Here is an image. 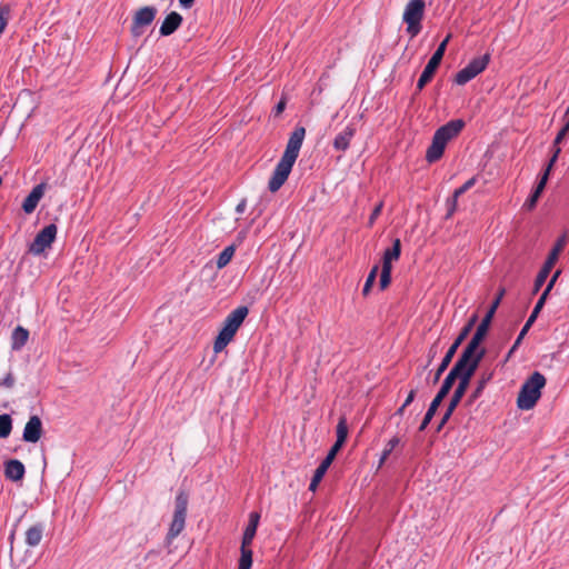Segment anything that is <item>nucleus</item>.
<instances>
[{
    "label": "nucleus",
    "mask_w": 569,
    "mask_h": 569,
    "mask_svg": "<svg viewBox=\"0 0 569 569\" xmlns=\"http://www.w3.org/2000/svg\"><path fill=\"white\" fill-rule=\"evenodd\" d=\"M306 137V128L297 126L291 132L286 146V150L277 163L272 176L268 182V189L271 192H277L287 181L292 167L299 157V151Z\"/></svg>",
    "instance_id": "1"
},
{
    "label": "nucleus",
    "mask_w": 569,
    "mask_h": 569,
    "mask_svg": "<svg viewBox=\"0 0 569 569\" xmlns=\"http://www.w3.org/2000/svg\"><path fill=\"white\" fill-rule=\"evenodd\" d=\"M485 338L486 336L483 333H480V331L476 330L472 338L462 350L460 357L449 372L453 373L456 377L465 376L468 373V378H472L479 367V363L486 355V349L480 348V343Z\"/></svg>",
    "instance_id": "2"
},
{
    "label": "nucleus",
    "mask_w": 569,
    "mask_h": 569,
    "mask_svg": "<svg viewBox=\"0 0 569 569\" xmlns=\"http://www.w3.org/2000/svg\"><path fill=\"white\" fill-rule=\"evenodd\" d=\"M485 338L486 336L483 333H480V331L476 330L472 338L462 350L460 357L449 372L453 373L456 377L465 376L468 373V378H472L479 367V363L486 355V349L480 348V343Z\"/></svg>",
    "instance_id": "3"
},
{
    "label": "nucleus",
    "mask_w": 569,
    "mask_h": 569,
    "mask_svg": "<svg viewBox=\"0 0 569 569\" xmlns=\"http://www.w3.org/2000/svg\"><path fill=\"white\" fill-rule=\"evenodd\" d=\"M485 338L486 336L483 333H480V331L476 330L472 338L462 350L460 357L449 372L453 373L456 377L465 376L468 373V378H472L479 367V363L486 355V349L480 348V343Z\"/></svg>",
    "instance_id": "4"
},
{
    "label": "nucleus",
    "mask_w": 569,
    "mask_h": 569,
    "mask_svg": "<svg viewBox=\"0 0 569 569\" xmlns=\"http://www.w3.org/2000/svg\"><path fill=\"white\" fill-rule=\"evenodd\" d=\"M463 127L465 121L462 119H455L437 129L432 137L431 144L427 149L426 160L429 163L438 161L442 157L447 143L457 137Z\"/></svg>",
    "instance_id": "5"
},
{
    "label": "nucleus",
    "mask_w": 569,
    "mask_h": 569,
    "mask_svg": "<svg viewBox=\"0 0 569 569\" xmlns=\"http://www.w3.org/2000/svg\"><path fill=\"white\" fill-rule=\"evenodd\" d=\"M249 313V309L246 306H240L232 310L223 321V326L218 333L214 343L213 351L216 353L221 352L233 339L238 329L244 321Z\"/></svg>",
    "instance_id": "6"
},
{
    "label": "nucleus",
    "mask_w": 569,
    "mask_h": 569,
    "mask_svg": "<svg viewBox=\"0 0 569 569\" xmlns=\"http://www.w3.org/2000/svg\"><path fill=\"white\" fill-rule=\"evenodd\" d=\"M546 386L545 376L535 371L521 386L517 398V406L521 410L532 409L541 397V389Z\"/></svg>",
    "instance_id": "7"
},
{
    "label": "nucleus",
    "mask_w": 569,
    "mask_h": 569,
    "mask_svg": "<svg viewBox=\"0 0 569 569\" xmlns=\"http://www.w3.org/2000/svg\"><path fill=\"white\" fill-rule=\"evenodd\" d=\"M568 240H569L568 233L563 232L555 242L543 266L541 267L540 271L538 272V274L536 277L535 286H533V293H537L540 290V288L543 286V283L546 282L551 269L558 261L559 254L567 246Z\"/></svg>",
    "instance_id": "8"
},
{
    "label": "nucleus",
    "mask_w": 569,
    "mask_h": 569,
    "mask_svg": "<svg viewBox=\"0 0 569 569\" xmlns=\"http://www.w3.org/2000/svg\"><path fill=\"white\" fill-rule=\"evenodd\" d=\"M477 321H478V315L475 313L470 317L468 322L463 326V328L459 332L458 337L455 339L453 343L449 347L445 357L442 358V360L433 376V379H432L433 383H437L439 381L441 375L447 370V368L449 367L450 362L452 361V358L455 357L458 348L469 336L470 331L472 330V328L475 327Z\"/></svg>",
    "instance_id": "9"
},
{
    "label": "nucleus",
    "mask_w": 569,
    "mask_h": 569,
    "mask_svg": "<svg viewBox=\"0 0 569 569\" xmlns=\"http://www.w3.org/2000/svg\"><path fill=\"white\" fill-rule=\"evenodd\" d=\"M426 2L423 0H410L403 10L402 20L407 23V33L415 38L422 29L421 21L425 16Z\"/></svg>",
    "instance_id": "10"
},
{
    "label": "nucleus",
    "mask_w": 569,
    "mask_h": 569,
    "mask_svg": "<svg viewBox=\"0 0 569 569\" xmlns=\"http://www.w3.org/2000/svg\"><path fill=\"white\" fill-rule=\"evenodd\" d=\"M457 380V377L453 376V373H448L445 378L439 391L437 392L436 397L432 399L431 403L429 405V408L419 426V431L426 430L432 418L435 417L439 406L443 401V399L448 396L449 391L451 390L455 381Z\"/></svg>",
    "instance_id": "11"
},
{
    "label": "nucleus",
    "mask_w": 569,
    "mask_h": 569,
    "mask_svg": "<svg viewBox=\"0 0 569 569\" xmlns=\"http://www.w3.org/2000/svg\"><path fill=\"white\" fill-rule=\"evenodd\" d=\"M451 38V34H448L445 40L438 46L437 50L433 52L431 58L429 59L427 66L425 67L420 78L417 82V91H421L425 86L432 79L436 70L438 69L441 60L443 58L447 44Z\"/></svg>",
    "instance_id": "12"
},
{
    "label": "nucleus",
    "mask_w": 569,
    "mask_h": 569,
    "mask_svg": "<svg viewBox=\"0 0 569 569\" xmlns=\"http://www.w3.org/2000/svg\"><path fill=\"white\" fill-rule=\"evenodd\" d=\"M401 253V242L400 239H395L392 242V247L388 248L382 256V269L380 274L379 287L381 290H385L391 282V270H392V261L399 259Z\"/></svg>",
    "instance_id": "13"
},
{
    "label": "nucleus",
    "mask_w": 569,
    "mask_h": 569,
    "mask_svg": "<svg viewBox=\"0 0 569 569\" xmlns=\"http://www.w3.org/2000/svg\"><path fill=\"white\" fill-rule=\"evenodd\" d=\"M489 61V53L473 58L465 68L456 73L455 82L459 86L468 83L488 67Z\"/></svg>",
    "instance_id": "14"
},
{
    "label": "nucleus",
    "mask_w": 569,
    "mask_h": 569,
    "mask_svg": "<svg viewBox=\"0 0 569 569\" xmlns=\"http://www.w3.org/2000/svg\"><path fill=\"white\" fill-rule=\"evenodd\" d=\"M467 375L468 373H466L465 376H457L458 386L455 389L453 395L450 398V401L447 406V409L438 423L437 431H440L445 427V425L449 421L453 411L460 403L461 399L463 398L471 380V378H468Z\"/></svg>",
    "instance_id": "15"
},
{
    "label": "nucleus",
    "mask_w": 569,
    "mask_h": 569,
    "mask_svg": "<svg viewBox=\"0 0 569 569\" xmlns=\"http://www.w3.org/2000/svg\"><path fill=\"white\" fill-rule=\"evenodd\" d=\"M157 12V8L152 6H144L139 8L132 17L130 27L131 36L133 38L141 37L144 32V29L153 22Z\"/></svg>",
    "instance_id": "16"
},
{
    "label": "nucleus",
    "mask_w": 569,
    "mask_h": 569,
    "mask_svg": "<svg viewBox=\"0 0 569 569\" xmlns=\"http://www.w3.org/2000/svg\"><path fill=\"white\" fill-rule=\"evenodd\" d=\"M58 228L54 223L46 226L34 237L33 241L29 246V252L34 256L43 253L48 248L51 247L56 240Z\"/></svg>",
    "instance_id": "17"
},
{
    "label": "nucleus",
    "mask_w": 569,
    "mask_h": 569,
    "mask_svg": "<svg viewBox=\"0 0 569 569\" xmlns=\"http://www.w3.org/2000/svg\"><path fill=\"white\" fill-rule=\"evenodd\" d=\"M543 305H545V297H540L538 299V301H537V303H536L531 315L529 316V318L527 319L525 326L520 330V332H519L515 343L512 345L511 349L509 350L506 360H508L511 357V355L517 350V348L520 346L522 339L526 337V335L528 333L529 329L531 328V326L536 321V319H537L539 312L541 311Z\"/></svg>",
    "instance_id": "18"
},
{
    "label": "nucleus",
    "mask_w": 569,
    "mask_h": 569,
    "mask_svg": "<svg viewBox=\"0 0 569 569\" xmlns=\"http://www.w3.org/2000/svg\"><path fill=\"white\" fill-rule=\"evenodd\" d=\"M42 421L38 416H31L24 426L22 439L26 442L36 443L42 436Z\"/></svg>",
    "instance_id": "19"
},
{
    "label": "nucleus",
    "mask_w": 569,
    "mask_h": 569,
    "mask_svg": "<svg viewBox=\"0 0 569 569\" xmlns=\"http://www.w3.org/2000/svg\"><path fill=\"white\" fill-rule=\"evenodd\" d=\"M46 189L47 184L44 182H41L33 187L31 192L23 200L22 210L24 211V213L30 214L36 210L39 201L44 194Z\"/></svg>",
    "instance_id": "20"
},
{
    "label": "nucleus",
    "mask_w": 569,
    "mask_h": 569,
    "mask_svg": "<svg viewBox=\"0 0 569 569\" xmlns=\"http://www.w3.org/2000/svg\"><path fill=\"white\" fill-rule=\"evenodd\" d=\"M337 453H338L337 451L330 449L328 455H327V457L318 466V468L316 469V471L313 473V477H312V479L310 481V485H309V490L310 491H316L317 490L320 481L322 480V478L326 475L328 468L330 467V465L335 460Z\"/></svg>",
    "instance_id": "21"
},
{
    "label": "nucleus",
    "mask_w": 569,
    "mask_h": 569,
    "mask_svg": "<svg viewBox=\"0 0 569 569\" xmlns=\"http://www.w3.org/2000/svg\"><path fill=\"white\" fill-rule=\"evenodd\" d=\"M505 289L501 288L497 295V297L495 298V300L491 302L489 309L487 310L485 317L482 318L481 322L479 323V326L477 327V331H480V333H483L485 336H487L488 333V330L490 328V325H491V321L495 317V313L501 302V299L505 295Z\"/></svg>",
    "instance_id": "22"
},
{
    "label": "nucleus",
    "mask_w": 569,
    "mask_h": 569,
    "mask_svg": "<svg viewBox=\"0 0 569 569\" xmlns=\"http://www.w3.org/2000/svg\"><path fill=\"white\" fill-rule=\"evenodd\" d=\"M183 18L177 11H171L166 16L159 28V34L161 37H168L174 33L181 26Z\"/></svg>",
    "instance_id": "23"
},
{
    "label": "nucleus",
    "mask_w": 569,
    "mask_h": 569,
    "mask_svg": "<svg viewBox=\"0 0 569 569\" xmlns=\"http://www.w3.org/2000/svg\"><path fill=\"white\" fill-rule=\"evenodd\" d=\"M24 465L18 459H9L4 463V477L13 482L20 481L24 478Z\"/></svg>",
    "instance_id": "24"
},
{
    "label": "nucleus",
    "mask_w": 569,
    "mask_h": 569,
    "mask_svg": "<svg viewBox=\"0 0 569 569\" xmlns=\"http://www.w3.org/2000/svg\"><path fill=\"white\" fill-rule=\"evenodd\" d=\"M356 128L353 124H348L341 132H339L333 139V148L337 151H346L349 146L351 139L355 137Z\"/></svg>",
    "instance_id": "25"
},
{
    "label": "nucleus",
    "mask_w": 569,
    "mask_h": 569,
    "mask_svg": "<svg viewBox=\"0 0 569 569\" xmlns=\"http://www.w3.org/2000/svg\"><path fill=\"white\" fill-rule=\"evenodd\" d=\"M259 520H260V515L258 512H251L249 515V522L244 529L241 545L251 546L252 540L257 532Z\"/></svg>",
    "instance_id": "26"
},
{
    "label": "nucleus",
    "mask_w": 569,
    "mask_h": 569,
    "mask_svg": "<svg viewBox=\"0 0 569 569\" xmlns=\"http://www.w3.org/2000/svg\"><path fill=\"white\" fill-rule=\"evenodd\" d=\"M186 518L187 517L173 515L168 533L166 536L167 545H170L172 540L182 532L186 526Z\"/></svg>",
    "instance_id": "27"
},
{
    "label": "nucleus",
    "mask_w": 569,
    "mask_h": 569,
    "mask_svg": "<svg viewBox=\"0 0 569 569\" xmlns=\"http://www.w3.org/2000/svg\"><path fill=\"white\" fill-rule=\"evenodd\" d=\"M44 526L41 522H38L26 531V543L29 547H37L43 537Z\"/></svg>",
    "instance_id": "28"
},
{
    "label": "nucleus",
    "mask_w": 569,
    "mask_h": 569,
    "mask_svg": "<svg viewBox=\"0 0 569 569\" xmlns=\"http://www.w3.org/2000/svg\"><path fill=\"white\" fill-rule=\"evenodd\" d=\"M348 437V423L346 417H340L337 425V440L330 448L337 452L342 448Z\"/></svg>",
    "instance_id": "29"
},
{
    "label": "nucleus",
    "mask_w": 569,
    "mask_h": 569,
    "mask_svg": "<svg viewBox=\"0 0 569 569\" xmlns=\"http://www.w3.org/2000/svg\"><path fill=\"white\" fill-rule=\"evenodd\" d=\"M29 331L21 326H18L11 335V348L20 350L28 341Z\"/></svg>",
    "instance_id": "30"
},
{
    "label": "nucleus",
    "mask_w": 569,
    "mask_h": 569,
    "mask_svg": "<svg viewBox=\"0 0 569 569\" xmlns=\"http://www.w3.org/2000/svg\"><path fill=\"white\" fill-rule=\"evenodd\" d=\"M189 495L184 490H180L174 500L173 515L187 517Z\"/></svg>",
    "instance_id": "31"
},
{
    "label": "nucleus",
    "mask_w": 569,
    "mask_h": 569,
    "mask_svg": "<svg viewBox=\"0 0 569 569\" xmlns=\"http://www.w3.org/2000/svg\"><path fill=\"white\" fill-rule=\"evenodd\" d=\"M240 559L238 569H250L252 566V550L250 546L240 547Z\"/></svg>",
    "instance_id": "32"
},
{
    "label": "nucleus",
    "mask_w": 569,
    "mask_h": 569,
    "mask_svg": "<svg viewBox=\"0 0 569 569\" xmlns=\"http://www.w3.org/2000/svg\"><path fill=\"white\" fill-rule=\"evenodd\" d=\"M490 379H491V375H488V376H482L481 379L478 380L476 388L473 389V391L471 392V395L469 397V403H472L477 399L480 398V396L482 395V392Z\"/></svg>",
    "instance_id": "33"
},
{
    "label": "nucleus",
    "mask_w": 569,
    "mask_h": 569,
    "mask_svg": "<svg viewBox=\"0 0 569 569\" xmlns=\"http://www.w3.org/2000/svg\"><path fill=\"white\" fill-rule=\"evenodd\" d=\"M234 254V247L233 246H228L226 247L219 254H218V258H217V267L219 269L226 267L230 260L232 259Z\"/></svg>",
    "instance_id": "34"
},
{
    "label": "nucleus",
    "mask_w": 569,
    "mask_h": 569,
    "mask_svg": "<svg viewBox=\"0 0 569 569\" xmlns=\"http://www.w3.org/2000/svg\"><path fill=\"white\" fill-rule=\"evenodd\" d=\"M12 430V419L9 415H0V438H7Z\"/></svg>",
    "instance_id": "35"
},
{
    "label": "nucleus",
    "mask_w": 569,
    "mask_h": 569,
    "mask_svg": "<svg viewBox=\"0 0 569 569\" xmlns=\"http://www.w3.org/2000/svg\"><path fill=\"white\" fill-rule=\"evenodd\" d=\"M378 270H379V266L376 264L371 268L368 277H367V280L365 282V286H363V289H362V293L363 296H367L369 292H370V289L371 287L373 286L375 281H376V278H377V274H378Z\"/></svg>",
    "instance_id": "36"
},
{
    "label": "nucleus",
    "mask_w": 569,
    "mask_h": 569,
    "mask_svg": "<svg viewBox=\"0 0 569 569\" xmlns=\"http://www.w3.org/2000/svg\"><path fill=\"white\" fill-rule=\"evenodd\" d=\"M476 182H477L476 177H472L469 180H467L461 187H459L458 189H456L453 191L455 198H459L460 196H462L465 192H467L469 189H471L476 184Z\"/></svg>",
    "instance_id": "37"
},
{
    "label": "nucleus",
    "mask_w": 569,
    "mask_h": 569,
    "mask_svg": "<svg viewBox=\"0 0 569 569\" xmlns=\"http://www.w3.org/2000/svg\"><path fill=\"white\" fill-rule=\"evenodd\" d=\"M401 440L398 436L392 437L386 445L383 451L385 457H389L391 452L400 445Z\"/></svg>",
    "instance_id": "38"
},
{
    "label": "nucleus",
    "mask_w": 569,
    "mask_h": 569,
    "mask_svg": "<svg viewBox=\"0 0 569 569\" xmlns=\"http://www.w3.org/2000/svg\"><path fill=\"white\" fill-rule=\"evenodd\" d=\"M568 133H569V114L566 116V123L563 124V127L560 129V131L558 132V134L555 138V141H553L555 146H559Z\"/></svg>",
    "instance_id": "39"
},
{
    "label": "nucleus",
    "mask_w": 569,
    "mask_h": 569,
    "mask_svg": "<svg viewBox=\"0 0 569 569\" xmlns=\"http://www.w3.org/2000/svg\"><path fill=\"white\" fill-rule=\"evenodd\" d=\"M10 13V9L7 6L0 7V33H2L8 23V16Z\"/></svg>",
    "instance_id": "40"
},
{
    "label": "nucleus",
    "mask_w": 569,
    "mask_h": 569,
    "mask_svg": "<svg viewBox=\"0 0 569 569\" xmlns=\"http://www.w3.org/2000/svg\"><path fill=\"white\" fill-rule=\"evenodd\" d=\"M552 157L550 158L546 169H545V172H548V174L550 173V170L551 168L553 167V164L556 163L560 152H561V149L559 146H552Z\"/></svg>",
    "instance_id": "41"
},
{
    "label": "nucleus",
    "mask_w": 569,
    "mask_h": 569,
    "mask_svg": "<svg viewBox=\"0 0 569 569\" xmlns=\"http://www.w3.org/2000/svg\"><path fill=\"white\" fill-rule=\"evenodd\" d=\"M382 208H383V202H379L372 210L370 217H369V220H368V224L371 227L373 226L375 221L377 220V218L380 216L381 211H382Z\"/></svg>",
    "instance_id": "42"
},
{
    "label": "nucleus",
    "mask_w": 569,
    "mask_h": 569,
    "mask_svg": "<svg viewBox=\"0 0 569 569\" xmlns=\"http://www.w3.org/2000/svg\"><path fill=\"white\" fill-rule=\"evenodd\" d=\"M560 274V270H557L553 276L551 277V279L549 280L546 289L543 290L542 295L540 297H545V300L547 299L549 292L551 291L552 287L555 286L558 277Z\"/></svg>",
    "instance_id": "43"
},
{
    "label": "nucleus",
    "mask_w": 569,
    "mask_h": 569,
    "mask_svg": "<svg viewBox=\"0 0 569 569\" xmlns=\"http://www.w3.org/2000/svg\"><path fill=\"white\" fill-rule=\"evenodd\" d=\"M548 178H549L548 172H543L541 178H540V180H539V182H538V184L535 188L533 193H537L539 196L542 193V191H543V189L546 187V183L548 181Z\"/></svg>",
    "instance_id": "44"
},
{
    "label": "nucleus",
    "mask_w": 569,
    "mask_h": 569,
    "mask_svg": "<svg viewBox=\"0 0 569 569\" xmlns=\"http://www.w3.org/2000/svg\"><path fill=\"white\" fill-rule=\"evenodd\" d=\"M548 178H549L548 172H543L541 178H540V180H539V182H538V184L535 188L533 193H537L539 196L542 193V191H543V189L546 187V183L548 181Z\"/></svg>",
    "instance_id": "45"
},
{
    "label": "nucleus",
    "mask_w": 569,
    "mask_h": 569,
    "mask_svg": "<svg viewBox=\"0 0 569 569\" xmlns=\"http://www.w3.org/2000/svg\"><path fill=\"white\" fill-rule=\"evenodd\" d=\"M457 203H458V198H455V193H453L452 197L450 199H448V201H447V206H448L447 218H449L453 214V212L457 209Z\"/></svg>",
    "instance_id": "46"
},
{
    "label": "nucleus",
    "mask_w": 569,
    "mask_h": 569,
    "mask_svg": "<svg viewBox=\"0 0 569 569\" xmlns=\"http://www.w3.org/2000/svg\"><path fill=\"white\" fill-rule=\"evenodd\" d=\"M14 386V377L12 372L7 373V376L0 381V387L12 388Z\"/></svg>",
    "instance_id": "47"
},
{
    "label": "nucleus",
    "mask_w": 569,
    "mask_h": 569,
    "mask_svg": "<svg viewBox=\"0 0 569 569\" xmlns=\"http://www.w3.org/2000/svg\"><path fill=\"white\" fill-rule=\"evenodd\" d=\"M539 197V194L532 192L530 198L526 201L525 206H527L529 209H532L536 206Z\"/></svg>",
    "instance_id": "48"
},
{
    "label": "nucleus",
    "mask_w": 569,
    "mask_h": 569,
    "mask_svg": "<svg viewBox=\"0 0 569 569\" xmlns=\"http://www.w3.org/2000/svg\"><path fill=\"white\" fill-rule=\"evenodd\" d=\"M284 108H286V100H284V99H281V100L277 103V106L274 107V110H273L274 116H279V114H281V113L283 112Z\"/></svg>",
    "instance_id": "49"
},
{
    "label": "nucleus",
    "mask_w": 569,
    "mask_h": 569,
    "mask_svg": "<svg viewBox=\"0 0 569 569\" xmlns=\"http://www.w3.org/2000/svg\"><path fill=\"white\" fill-rule=\"evenodd\" d=\"M416 396H417V389H411V390L409 391V393H408V396H407V398H406L405 402H403V403H405V406H407V407H408L409 405H411V403H412V401L415 400Z\"/></svg>",
    "instance_id": "50"
},
{
    "label": "nucleus",
    "mask_w": 569,
    "mask_h": 569,
    "mask_svg": "<svg viewBox=\"0 0 569 569\" xmlns=\"http://www.w3.org/2000/svg\"><path fill=\"white\" fill-rule=\"evenodd\" d=\"M196 0H179V4L183 8V9H190L193 3H194Z\"/></svg>",
    "instance_id": "51"
},
{
    "label": "nucleus",
    "mask_w": 569,
    "mask_h": 569,
    "mask_svg": "<svg viewBox=\"0 0 569 569\" xmlns=\"http://www.w3.org/2000/svg\"><path fill=\"white\" fill-rule=\"evenodd\" d=\"M246 206H247V201H246V199H242V200L237 204V207H236V211H237L238 213H243V212H244V210H246Z\"/></svg>",
    "instance_id": "52"
},
{
    "label": "nucleus",
    "mask_w": 569,
    "mask_h": 569,
    "mask_svg": "<svg viewBox=\"0 0 569 569\" xmlns=\"http://www.w3.org/2000/svg\"><path fill=\"white\" fill-rule=\"evenodd\" d=\"M436 355H437V349L433 346V347L430 348L429 353H428V363H430L433 360Z\"/></svg>",
    "instance_id": "53"
},
{
    "label": "nucleus",
    "mask_w": 569,
    "mask_h": 569,
    "mask_svg": "<svg viewBox=\"0 0 569 569\" xmlns=\"http://www.w3.org/2000/svg\"><path fill=\"white\" fill-rule=\"evenodd\" d=\"M157 556H159V551H157V550H154V549H151V550H149V551L146 553V556H144V560H148V559H150V558H152V557H157Z\"/></svg>",
    "instance_id": "54"
},
{
    "label": "nucleus",
    "mask_w": 569,
    "mask_h": 569,
    "mask_svg": "<svg viewBox=\"0 0 569 569\" xmlns=\"http://www.w3.org/2000/svg\"><path fill=\"white\" fill-rule=\"evenodd\" d=\"M406 408H407V406H405V403H402V406H401V407H399V408L397 409V411L395 412V416H402V415H403V412H405V409H406Z\"/></svg>",
    "instance_id": "55"
},
{
    "label": "nucleus",
    "mask_w": 569,
    "mask_h": 569,
    "mask_svg": "<svg viewBox=\"0 0 569 569\" xmlns=\"http://www.w3.org/2000/svg\"><path fill=\"white\" fill-rule=\"evenodd\" d=\"M387 459H388V457H385L383 452H382L381 457H380V460H379V465L381 466Z\"/></svg>",
    "instance_id": "56"
}]
</instances>
